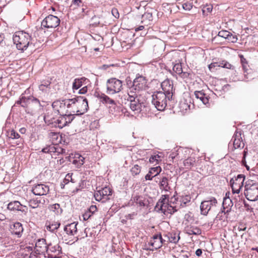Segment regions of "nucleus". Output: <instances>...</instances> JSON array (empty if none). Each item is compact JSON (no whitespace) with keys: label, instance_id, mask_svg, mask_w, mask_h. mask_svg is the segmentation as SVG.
Returning a JSON list of instances; mask_svg holds the SVG:
<instances>
[{"label":"nucleus","instance_id":"nucleus-63","mask_svg":"<svg viewBox=\"0 0 258 258\" xmlns=\"http://www.w3.org/2000/svg\"><path fill=\"white\" fill-rule=\"evenodd\" d=\"M43 118H44V121L46 123L51 124V123H52L53 122V121L50 120V119L49 118V116L48 115H44Z\"/></svg>","mask_w":258,"mask_h":258},{"label":"nucleus","instance_id":"nucleus-47","mask_svg":"<svg viewBox=\"0 0 258 258\" xmlns=\"http://www.w3.org/2000/svg\"><path fill=\"white\" fill-rule=\"evenodd\" d=\"M173 71L178 75H180L183 73L181 63H176L173 67Z\"/></svg>","mask_w":258,"mask_h":258},{"label":"nucleus","instance_id":"nucleus-27","mask_svg":"<svg viewBox=\"0 0 258 258\" xmlns=\"http://www.w3.org/2000/svg\"><path fill=\"white\" fill-rule=\"evenodd\" d=\"M242 65V70L244 73V78L239 79L240 81H248L253 79L252 76L250 75V73L248 72L249 71V66L248 62L244 63Z\"/></svg>","mask_w":258,"mask_h":258},{"label":"nucleus","instance_id":"nucleus-44","mask_svg":"<svg viewBox=\"0 0 258 258\" xmlns=\"http://www.w3.org/2000/svg\"><path fill=\"white\" fill-rule=\"evenodd\" d=\"M50 210L54 212L56 214H60L62 213V209H61L59 204H54L50 206Z\"/></svg>","mask_w":258,"mask_h":258},{"label":"nucleus","instance_id":"nucleus-22","mask_svg":"<svg viewBox=\"0 0 258 258\" xmlns=\"http://www.w3.org/2000/svg\"><path fill=\"white\" fill-rule=\"evenodd\" d=\"M8 209L11 211H20L23 212H26V207L22 205L17 201L10 202L8 205Z\"/></svg>","mask_w":258,"mask_h":258},{"label":"nucleus","instance_id":"nucleus-26","mask_svg":"<svg viewBox=\"0 0 258 258\" xmlns=\"http://www.w3.org/2000/svg\"><path fill=\"white\" fill-rule=\"evenodd\" d=\"M218 36L225 39H228L232 42L236 41L237 39L236 36H234L231 33L226 30H221L219 31L218 33Z\"/></svg>","mask_w":258,"mask_h":258},{"label":"nucleus","instance_id":"nucleus-28","mask_svg":"<svg viewBox=\"0 0 258 258\" xmlns=\"http://www.w3.org/2000/svg\"><path fill=\"white\" fill-rule=\"evenodd\" d=\"M132 201L140 207H143L147 205V201L145 198L140 196H135L132 198Z\"/></svg>","mask_w":258,"mask_h":258},{"label":"nucleus","instance_id":"nucleus-19","mask_svg":"<svg viewBox=\"0 0 258 258\" xmlns=\"http://www.w3.org/2000/svg\"><path fill=\"white\" fill-rule=\"evenodd\" d=\"M128 101L129 102L130 107L133 111H136L137 113L141 112L142 104L140 102L139 98H135L131 97L130 100Z\"/></svg>","mask_w":258,"mask_h":258},{"label":"nucleus","instance_id":"nucleus-18","mask_svg":"<svg viewBox=\"0 0 258 258\" xmlns=\"http://www.w3.org/2000/svg\"><path fill=\"white\" fill-rule=\"evenodd\" d=\"M49 191V186L41 183L34 185L32 189V192L37 196L46 195L48 193Z\"/></svg>","mask_w":258,"mask_h":258},{"label":"nucleus","instance_id":"nucleus-64","mask_svg":"<svg viewBox=\"0 0 258 258\" xmlns=\"http://www.w3.org/2000/svg\"><path fill=\"white\" fill-rule=\"evenodd\" d=\"M42 152L45 153H49V146L42 149Z\"/></svg>","mask_w":258,"mask_h":258},{"label":"nucleus","instance_id":"nucleus-25","mask_svg":"<svg viewBox=\"0 0 258 258\" xmlns=\"http://www.w3.org/2000/svg\"><path fill=\"white\" fill-rule=\"evenodd\" d=\"M161 171L162 169L160 166L150 168L148 173L145 176L146 180H151L154 177L159 174Z\"/></svg>","mask_w":258,"mask_h":258},{"label":"nucleus","instance_id":"nucleus-50","mask_svg":"<svg viewBox=\"0 0 258 258\" xmlns=\"http://www.w3.org/2000/svg\"><path fill=\"white\" fill-rule=\"evenodd\" d=\"M8 136L9 138L11 139H19L20 138L19 134L13 130L8 133Z\"/></svg>","mask_w":258,"mask_h":258},{"label":"nucleus","instance_id":"nucleus-35","mask_svg":"<svg viewBox=\"0 0 258 258\" xmlns=\"http://www.w3.org/2000/svg\"><path fill=\"white\" fill-rule=\"evenodd\" d=\"M195 95L197 99H199L204 104H207L209 102V98L206 96V94L202 91H195Z\"/></svg>","mask_w":258,"mask_h":258},{"label":"nucleus","instance_id":"nucleus-55","mask_svg":"<svg viewBox=\"0 0 258 258\" xmlns=\"http://www.w3.org/2000/svg\"><path fill=\"white\" fill-rule=\"evenodd\" d=\"M41 256L43 255L41 254H38V252H35V250L34 252L31 253L29 258H41Z\"/></svg>","mask_w":258,"mask_h":258},{"label":"nucleus","instance_id":"nucleus-6","mask_svg":"<svg viewBox=\"0 0 258 258\" xmlns=\"http://www.w3.org/2000/svg\"><path fill=\"white\" fill-rule=\"evenodd\" d=\"M112 195V190L108 187H105L94 193V198L97 201L105 203L110 199Z\"/></svg>","mask_w":258,"mask_h":258},{"label":"nucleus","instance_id":"nucleus-57","mask_svg":"<svg viewBox=\"0 0 258 258\" xmlns=\"http://www.w3.org/2000/svg\"><path fill=\"white\" fill-rule=\"evenodd\" d=\"M72 175H73L72 173H68L66 175V176L63 180V182L65 184L68 183L70 181V178H71V177L72 176Z\"/></svg>","mask_w":258,"mask_h":258},{"label":"nucleus","instance_id":"nucleus-14","mask_svg":"<svg viewBox=\"0 0 258 258\" xmlns=\"http://www.w3.org/2000/svg\"><path fill=\"white\" fill-rule=\"evenodd\" d=\"M165 241V240L163 239L160 233L154 235L149 242V245L152 246L153 248H150V250H154V249L160 248Z\"/></svg>","mask_w":258,"mask_h":258},{"label":"nucleus","instance_id":"nucleus-61","mask_svg":"<svg viewBox=\"0 0 258 258\" xmlns=\"http://www.w3.org/2000/svg\"><path fill=\"white\" fill-rule=\"evenodd\" d=\"M88 211L90 212L92 214H93L97 211V207L95 205H92L90 207Z\"/></svg>","mask_w":258,"mask_h":258},{"label":"nucleus","instance_id":"nucleus-11","mask_svg":"<svg viewBox=\"0 0 258 258\" xmlns=\"http://www.w3.org/2000/svg\"><path fill=\"white\" fill-rule=\"evenodd\" d=\"M168 201V195L162 196L155 207V210L158 213L161 212L166 215V212L169 205Z\"/></svg>","mask_w":258,"mask_h":258},{"label":"nucleus","instance_id":"nucleus-29","mask_svg":"<svg viewBox=\"0 0 258 258\" xmlns=\"http://www.w3.org/2000/svg\"><path fill=\"white\" fill-rule=\"evenodd\" d=\"M50 82L48 81H44L39 86V89L44 94H48L51 90Z\"/></svg>","mask_w":258,"mask_h":258},{"label":"nucleus","instance_id":"nucleus-37","mask_svg":"<svg viewBox=\"0 0 258 258\" xmlns=\"http://www.w3.org/2000/svg\"><path fill=\"white\" fill-rule=\"evenodd\" d=\"M75 158L72 161V163L77 168L81 167L84 163L85 158L79 154L76 155Z\"/></svg>","mask_w":258,"mask_h":258},{"label":"nucleus","instance_id":"nucleus-17","mask_svg":"<svg viewBox=\"0 0 258 258\" xmlns=\"http://www.w3.org/2000/svg\"><path fill=\"white\" fill-rule=\"evenodd\" d=\"M161 87L163 91L162 92L172 99L174 90L173 81L169 79L164 80L161 83Z\"/></svg>","mask_w":258,"mask_h":258},{"label":"nucleus","instance_id":"nucleus-9","mask_svg":"<svg viewBox=\"0 0 258 258\" xmlns=\"http://www.w3.org/2000/svg\"><path fill=\"white\" fill-rule=\"evenodd\" d=\"M244 195L248 201L254 202L258 200V184L247 185Z\"/></svg>","mask_w":258,"mask_h":258},{"label":"nucleus","instance_id":"nucleus-4","mask_svg":"<svg viewBox=\"0 0 258 258\" xmlns=\"http://www.w3.org/2000/svg\"><path fill=\"white\" fill-rule=\"evenodd\" d=\"M152 103L160 111H163L167 105L168 101L172 99L168 95L165 94L162 91L155 92L152 96Z\"/></svg>","mask_w":258,"mask_h":258},{"label":"nucleus","instance_id":"nucleus-52","mask_svg":"<svg viewBox=\"0 0 258 258\" xmlns=\"http://www.w3.org/2000/svg\"><path fill=\"white\" fill-rule=\"evenodd\" d=\"M191 200V197L189 195H185L182 197L181 199V205L185 206L187 203H189Z\"/></svg>","mask_w":258,"mask_h":258},{"label":"nucleus","instance_id":"nucleus-40","mask_svg":"<svg viewBox=\"0 0 258 258\" xmlns=\"http://www.w3.org/2000/svg\"><path fill=\"white\" fill-rule=\"evenodd\" d=\"M60 115V116L58 118V119H56L54 122L57 124V126L59 128H62L67 125V121H66V119L64 117L63 115Z\"/></svg>","mask_w":258,"mask_h":258},{"label":"nucleus","instance_id":"nucleus-7","mask_svg":"<svg viewBox=\"0 0 258 258\" xmlns=\"http://www.w3.org/2000/svg\"><path fill=\"white\" fill-rule=\"evenodd\" d=\"M232 206L233 203L231 200L229 198H224L222 204V209L221 212L217 215L216 219L223 220L227 218Z\"/></svg>","mask_w":258,"mask_h":258},{"label":"nucleus","instance_id":"nucleus-20","mask_svg":"<svg viewBox=\"0 0 258 258\" xmlns=\"http://www.w3.org/2000/svg\"><path fill=\"white\" fill-rule=\"evenodd\" d=\"M10 229L12 234L15 235L18 238L22 236L24 229L22 224L20 222H16L13 224Z\"/></svg>","mask_w":258,"mask_h":258},{"label":"nucleus","instance_id":"nucleus-42","mask_svg":"<svg viewBox=\"0 0 258 258\" xmlns=\"http://www.w3.org/2000/svg\"><path fill=\"white\" fill-rule=\"evenodd\" d=\"M60 225V223L54 222L49 225H46V229L48 231L53 232L59 227Z\"/></svg>","mask_w":258,"mask_h":258},{"label":"nucleus","instance_id":"nucleus-2","mask_svg":"<svg viewBox=\"0 0 258 258\" xmlns=\"http://www.w3.org/2000/svg\"><path fill=\"white\" fill-rule=\"evenodd\" d=\"M21 98L22 102V107L25 108V111L27 113L34 115L42 106L40 100L33 96L26 97L22 94Z\"/></svg>","mask_w":258,"mask_h":258},{"label":"nucleus","instance_id":"nucleus-16","mask_svg":"<svg viewBox=\"0 0 258 258\" xmlns=\"http://www.w3.org/2000/svg\"><path fill=\"white\" fill-rule=\"evenodd\" d=\"M132 86L133 88H135L136 91L145 90L147 87L145 77L142 76L137 77L134 80Z\"/></svg>","mask_w":258,"mask_h":258},{"label":"nucleus","instance_id":"nucleus-48","mask_svg":"<svg viewBox=\"0 0 258 258\" xmlns=\"http://www.w3.org/2000/svg\"><path fill=\"white\" fill-rule=\"evenodd\" d=\"M75 114L73 113H66L63 114L66 121H67V125L71 123L75 117Z\"/></svg>","mask_w":258,"mask_h":258},{"label":"nucleus","instance_id":"nucleus-49","mask_svg":"<svg viewBox=\"0 0 258 258\" xmlns=\"http://www.w3.org/2000/svg\"><path fill=\"white\" fill-rule=\"evenodd\" d=\"M141 168L138 165H135L131 169V172L133 175H137L141 172Z\"/></svg>","mask_w":258,"mask_h":258},{"label":"nucleus","instance_id":"nucleus-8","mask_svg":"<svg viewBox=\"0 0 258 258\" xmlns=\"http://www.w3.org/2000/svg\"><path fill=\"white\" fill-rule=\"evenodd\" d=\"M245 176L243 174H238L237 177L232 178L230 181L233 194H239L241 189Z\"/></svg>","mask_w":258,"mask_h":258},{"label":"nucleus","instance_id":"nucleus-13","mask_svg":"<svg viewBox=\"0 0 258 258\" xmlns=\"http://www.w3.org/2000/svg\"><path fill=\"white\" fill-rule=\"evenodd\" d=\"M35 252H38V254H41L45 257V253L48 251V244L46 243V240L44 238L38 239L35 243Z\"/></svg>","mask_w":258,"mask_h":258},{"label":"nucleus","instance_id":"nucleus-24","mask_svg":"<svg viewBox=\"0 0 258 258\" xmlns=\"http://www.w3.org/2000/svg\"><path fill=\"white\" fill-rule=\"evenodd\" d=\"M241 136V133L240 132L236 131L232 138L233 146L235 149H237L244 146Z\"/></svg>","mask_w":258,"mask_h":258},{"label":"nucleus","instance_id":"nucleus-15","mask_svg":"<svg viewBox=\"0 0 258 258\" xmlns=\"http://www.w3.org/2000/svg\"><path fill=\"white\" fill-rule=\"evenodd\" d=\"M60 23L58 17H45L41 22V27L47 28H55Z\"/></svg>","mask_w":258,"mask_h":258},{"label":"nucleus","instance_id":"nucleus-45","mask_svg":"<svg viewBox=\"0 0 258 258\" xmlns=\"http://www.w3.org/2000/svg\"><path fill=\"white\" fill-rule=\"evenodd\" d=\"M180 239L179 234L175 233H171L169 234V240L171 242L176 243Z\"/></svg>","mask_w":258,"mask_h":258},{"label":"nucleus","instance_id":"nucleus-34","mask_svg":"<svg viewBox=\"0 0 258 258\" xmlns=\"http://www.w3.org/2000/svg\"><path fill=\"white\" fill-rule=\"evenodd\" d=\"M45 203V200L42 201L41 199H33L29 201V206L33 209H36L39 207L40 204L43 205Z\"/></svg>","mask_w":258,"mask_h":258},{"label":"nucleus","instance_id":"nucleus-62","mask_svg":"<svg viewBox=\"0 0 258 258\" xmlns=\"http://www.w3.org/2000/svg\"><path fill=\"white\" fill-rule=\"evenodd\" d=\"M238 56L240 58V61L241 64H244L245 63H247L246 59L244 57L242 54H239Z\"/></svg>","mask_w":258,"mask_h":258},{"label":"nucleus","instance_id":"nucleus-41","mask_svg":"<svg viewBox=\"0 0 258 258\" xmlns=\"http://www.w3.org/2000/svg\"><path fill=\"white\" fill-rule=\"evenodd\" d=\"M134 90H135V88H133V86H132V87L130 88L127 94L124 95V99L127 100V101H130L131 97L135 98H138L137 92H134Z\"/></svg>","mask_w":258,"mask_h":258},{"label":"nucleus","instance_id":"nucleus-32","mask_svg":"<svg viewBox=\"0 0 258 258\" xmlns=\"http://www.w3.org/2000/svg\"><path fill=\"white\" fill-rule=\"evenodd\" d=\"M184 232L189 235H200L202 232L201 230L198 227H195L194 229H191L190 225L184 226Z\"/></svg>","mask_w":258,"mask_h":258},{"label":"nucleus","instance_id":"nucleus-21","mask_svg":"<svg viewBox=\"0 0 258 258\" xmlns=\"http://www.w3.org/2000/svg\"><path fill=\"white\" fill-rule=\"evenodd\" d=\"M88 82L89 80L85 77L75 79L72 85L73 92L75 93L76 90H77L82 86L87 85Z\"/></svg>","mask_w":258,"mask_h":258},{"label":"nucleus","instance_id":"nucleus-39","mask_svg":"<svg viewBox=\"0 0 258 258\" xmlns=\"http://www.w3.org/2000/svg\"><path fill=\"white\" fill-rule=\"evenodd\" d=\"M196 163V159L190 157L183 161V165L186 169H190L193 167Z\"/></svg>","mask_w":258,"mask_h":258},{"label":"nucleus","instance_id":"nucleus-1","mask_svg":"<svg viewBox=\"0 0 258 258\" xmlns=\"http://www.w3.org/2000/svg\"><path fill=\"white\" fill-rule=\"evenodd\" d=\"M70 113L80 115L86 113L89 108L87 99L85 96H76L68 99Z\"/></svg>","mask_w":258,"mask_h":258},{"label":"nucleus","instance_id":"nucleus-46","mask_svg":"<svg viewBox=\"0 0 258 258\" xmlns=\"http://www.w3.org/2000/svg\"><path fill=\"white\" fill-rule=\"evenodd\" d=\"M49 153H55L57 152L58 153H63L64 152V150L61 148H56L53 145L49 146Z\"/></svg>","mask_w":258,"mask_h":258},{"label":"nucleus","instance_id":"nucleus-54","mask_svg":"<svg viewBox=\"0 0 258 258\" xmlns=\"http://www.w3.org/2000/svg\"><path fill=\"white\" fill-rule=\"evenodd\" d=\"M160 158V156L158 154L152 155L149 159V161L151 163H154L155 161H158Z\"/></svg>","mask_w":258,"mask_h":258},{"label":"nucleus","instance_id":"nucleus-60","mask_svg":"<svg viewBox=\"0 0 258 258\" xmlns=\"http://www.w3.org/2000/svg\"><path fill=\"white\" fill-rule=\"evenodd\" d=\"M182 7L184 10L189 11L192 8V5L190 4L185 3L183 4Z\"/></svg>","mask_w":258,"mask_h":258},{"label":"nucleus","instance_id":"nucleus-3","mask_svg":"<svg viewBox=\"0 0 258 258\" xmlns=\"http://www.w3.org/2000/svg\"><path fill=\"white\" fill-rule=\"evenodd\" d=\"M13 40L18 49L24 51L26 50L32 40L30 34L24 31L16 32L13 35Z\"/></svg>","mask_w":258,"mask_h":258},{"label":"nucleus","instance_id":"nucleus-36","mask_svg":"<svg viewBox=\"0 0 258 258\" xmlns=\"http://www.w3.org/2000/svg\"><path fill=\"white\" fill-rule=\"evenodd\" d=\"M48 251L54 253L55 256L61 253V248L58 244H56L54 245H52L51 244H48Z\"/></svg>","mask_w":258,"mask_h":258},{"label":"nucleus","instance_id":"nucleus-53","mask_svg":"<svg viewBox=\"0 0 258 258\" xmlns=\"http://www.w3.org/2000/svg\"><path fill=\"white\" fill-rule=\"evenodd\" d=\"M176 211H177V210H176L175 207H173L169 204L168 208H167V211L166 212L165 215L167 216V215L168 214H172L174 212H175Z\"/></svg>","mask_w":258,"mask_h":258},{"label":"nucleus","instance_id":"nucleus-31","mask_svg":"<svg viewBox=\"0 0 258 258\" xmlns=\"http://www.w3.org/2000/svg\"><path fill=\"white\" fill-rule=\"evenodd\" d=\"M98 98L100 100V101L104 104H109L115 105V101L110 98L108 96L103 93L98 94L97 95Z\"/></svg>","mask_w":258,"mask_h":258},{"label":"nucleus","instance_id":"nucleus-51","mask_svg":"<svg viewBox=\"0 0 258 258\" xmlns=\"http://www.w3.org/2000/svg\"><path fill=\"white\" fill-rule=\"evenodd\" d=\"M220 67V64H219L218 62H213L210 64L208 67L211 72H215Z\"/></svg>","mask_w":258,"mask_h":258},{"label":"nucleus","instance_id":"nucleus-33","mask_svg":"<svg viewBox=\"0 0 258 258\" xmlns=\"http://www.w3.org/2000/svg\"><path fill=\"white\" fill-rule=\"evenodd\" d=\"M159 185L161 189L166 191H169L170 189L168 184V179L165 176L163 177L161 179Z\"/></svg>","mask_w":258,"mask_h":258},{"label":"nucleus","instance_id":"nucleus-12","mask_svg":"<svg viewBox=\"0 0 258 258\" xmlns=\"http://www.w3.org/2000/svg\"><path fill=\"white\" fill-rule=\"evenodd\" d=\"M70 103H69V99H64L61 101L54 102L52 103V106H58L57 111L59 114H64L66 113H70V107L69 106Z\"/></svg>","mask_w":258,"mask_h":258},{"label":"nucleus","instance_id":"nucleus-43","mask_svg":"<svg viewBox=\"0 0 258 258\" xmlns=\"http://www.w3.org/2000/svg\"><path fill=\"white\" fill-rule=\"evenodd\" d=\"M213 10V6L211 4H206L202 8V12L204 15H209Z\"/></svg>","mask_w":258,"mask_h":258},{"label":"nucleus","instance_id":"nucleus-59","mask_svg":"<svg viewBox=\"0 0 258 258\" xmlns=\"http://www.w3.org/2000/svg\"><path fill=\"white\" fill-rule=\"evenodd\" d=\"M88 91V87L87 85H84L81 89L79 90L78 93L80 94H85Z\"/></svg>","mask_w":258,"mask_h":258},{"label":"nucleus","instance_id":"nucleus-5","mask_svg":"<svg viewBox=\"0 0 258 258\" xmlns=\"http://www.w3.org/2000/svg\"><path fill=\"white\" fill-rule=\"evenodd\" d=\"M122 89L121 81L112 78L108 79L106 82V92L108 94H114L119 92Z\"/></svg>","mask_w":258,"mask_h":258},{"label":"nucleus","instance_id":"nucleus-30","mask_svg":"<svg viewBox=\"0 0 258 258\" xmlns=\"http://www.w3.org/2000/svg\"><path fill=\"white\" fill-rule=\"evenodd\" d=\"M190 99L188 101L187 99H183L180 100L179 103V108L180 111L183 113L187 111L190 108Z\"/></svg>","mask_w":258,"mask_h":258},{"label":"nucleus","instance_id":"nucleus-38","mask_svg":"<svg viewBox=\"0 0 258 258\" xmlns=\"http://www.w3.org/2000/svg\"><path fill=\"white\" fill-rule=\"evenodd\" d=\"M195 221V219L191 213H189L185 215L183 224L184 226H186L187 225H190V224H194Z\"/></svg>","mask_w":258,"mask_h":258},{"label":"nucleus","instance_id":"nucleus-10","mask_svg":"<svg viewBox=\"0 0 258 258\" xmlns=\"http://www.w3.org/2000/svg\"><path fill=\"white\" fill-rule=\"evenodd\" d=\"M217 201L216 198L211 197L207 200L202 202L200 205L201 214L203 215H207L211 208L216 206Z\"/></svg>","mask_w":258,"mask_h":258},{"label":"nucleus","instance_id":"nucleus-58","mask_svg":"<svg viewBox=\"0 0 258 258\" xmlns=\"http://www.w3.org/2000/svg\"><path fill=\"white\" fill-rule=\"evenodd\" d=\"M92 215V214L90 213V212L88 210L83 215L84 220L85 221L88 220L91 217Z\"/></svg>","mask_w":258,"mask_h":258},{"label":"nucleus","instance_id":"nucleus-23","mask_svg":"<svg viewBox=\"0 0 258 258\" xmlns=\"http://www.w3.org/2000/svg\"><path fill=\"white\" fill-rule=\"evenodd\" d=\"M77 225L78 223L76 222L68 224L64 226L63 230L69 236H74L77 232Z\"/></svg>","mask_w":258,"mask_h":258},{"label":"nucleus","instance_id":"nucleus-56","mask_svg":"<svg viewBox=\"0 0 258 258\" xmlns=\"http://www.w3.org/2000/svg\"><path fill=\"white\" fill-rule=\"evenodd\" d=\"M220 67L222 68H227L229 69H231L233 67L232 65L227 62H225L224 63L222 62L220 63Z\"/></svg>","mask_w":258,"mask_h":258}]
</instances>
